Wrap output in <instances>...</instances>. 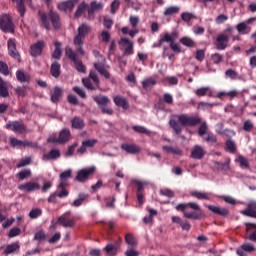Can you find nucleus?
Here are the masks:
<instances>
[{
    "mask_svg": "<svg viewBox=\"0 0 256 256\" xmlns=\"http://www.w3.org/2000/svg\"><path fill=\"white\" fill-rule=\"evenodd\" d=\"M242 213L246 217H254L256 219V203L249 204Z\"/></svg>",
    "mask_w": 256,
    "mask_h": 256,
    "instance_id": "2f4dec72",
    "label": "nucleus"
},
{
    "mask_svg": "<svg viewBox=\"0 0 256 256\" xmlns=\"http://www.w3.org/2000/svg\"><path fill=\"white\" fill-rule=\"evenodd\" d=\"M121 150L125 151L129 155H135V154L139 153V151H141V148H139V146H137L136 144L124 143L121 145Z\"/></svg>",
    "mask_w": 256,
    "mask_h": 256,
    "instance_id": "aec40b11",
    "label": "nucleus"
},
{
    "mask_svg": "<svg viewBox=\"0 0 256 256\" xmlns=\"http://www.w3.org/2000/svg\"><path fill=\"white\" fill-rule=\"evenodd\" d=\"M225 77H226V79H231L232 81H237L238 79H241L239 72H237L236 70H233V69L226 70Z\"/></svg>",
    "mask_w": 256,
    "mask_h": 256,
    "instance_id": "c9c22d12",
    "label": "nucleus"
},
{
    "mask_svg": "<svg viewBox=\"0 0 256 256\" xmlns=\"http://www.w3.org/2000/svg\"><path fill=\"white\" fill-rule=\"evenodd\" d=\"M66 215H69V212H66V214L60 216L58 219H57V223L59 225H61L62 227H65V228H70L72 229V227H75V219H69L67 218Z\"/></svg>",
    "mask_w": 256,
    "mask_h": 256,
    "instance_id": "2eb2a0df",
    "label": "nucleus"
},
{
    "mask_svg": "<svg viewBox=\"0 0 256 256\" xmlns=\"http://www.w3.org/2000/svg\"><path fill=\"white\" fill-rule=\"evenodd\" d=\"M105 5L103 2H97V1H92L90 4V9L88 10L89 15H91L94 11H101Z\"/></svg>",
    "mask_w": 256,
    "mask_h": 256,
    "instance_id": "58836bf2",
    "label": "nucleus"
},
{
    "mask_svg": "<svg viewBox=\"0 0 256 256\" xmlns=\"http://www.w3.org/2000/svg\"><path fill=\"white\" fill-rule=\"evenodd\" d=\"M63 97V88L56 86L53 91L50 92V100L52 103H59Z\"/></svg>",
    "mask_w": 256,
    "mask_h": 256,
    "instance_id": "f3484780",
    "label": "nucleus"
},
{
    "mask_svg": "<svg viewBox=\"0 0 256 256\" xmlns=\"http://www.w3.org/2000/svg\"><path fill=\"white\" fill-rule=\"evenodd\" d=\"M180 43H182V45H184L185 47H195V40L191 39L190 37H182L180 39Z\"/></svg>",
    "mask_w": 256,
    "mask_h": 256,
    "instance_id": "de8ad7c7",
    "label": "nucleus"
},
{
    "mask_svg": "<svg viewBox=\"0 0 256 256\" xmlns=\"http://www.w3.org/2000/svg\"><path fill=\"white\" fill-rule=\"evenodd\" d=\"M234 31L235 28L227 26L226 29L217 36L215 46L218 51H225L226 47H228L229 40L231 39Z\"/></svg>",
    "mask_w": 256,
    "mask_h": 256,
    "instance_id": "20e7f679",
    "label": "nucleus"
},
{
    "mask_svg": "<svg viewBox=\"0 0 256 256\" xmlns=\"http://www.w3.org/2000/svg\"><path fill=\"white\" fill-rule=\"evenodd\" d=\"M58 241H61V232H56L52 237L49 238L48 242L51 245H55Z\"/></svg>",
    "mask_w": 256,
    "mask_h": 256,
    "instance_id": "052dcab7",
    "label": "nucleus"
},
{
    "mask_svg": "<svg viewBox=\"0 0 256 256\" xmlns=\"http://www.w3.org/2000/svg\"><path fill=\"white\" fill-rule=\"evenodd\" d=\"M6 129H10V131H14V133H18L19 135L27 133V126L19 121L6 124Z\"/></svg>",
    "mask_w": 256,
    "mask_h": 256,
    "instance_id": "f8f14e48",
    "label": "nucleus"
},
{
    "mask_svg": "<svg viewBox=\"0 0 256 256\" xmlns=\"http://www.w3.org/2000/svg\"><path fill=\"white\" fill-rule=\"evenodd\" d=\"M226 148L230 153H235L237 151V145L235 144V141L233 140H227L226 141Z\"/></svg>",
    "mask_w": 256,
    "mask_h": 256,
    "instance_id": "864d4df0",
    "label": "nucleus"
},
{
    "mask_svg": "<svg viewBox=\"0 0 256 256\" xmlns=\"http://www.w3.org/2000/svg\"><path fill=\"white\" fill-rule=\"evenodd\" d=\"M50 73L55 79H59L61 76V64L59 62H53L51 64Z\"/></svg>",
    "mask_w": 256,
    "mask_h": 256,
    "instance_id": "c756f323",
    "label": "nucleus"
},
{
    "mask_svg": "<svg viewBox=\"0 0 256 256\" xmlns=\"http://www.w3.org/2000/svg\"><path fill=\"white\" fill-rule=\"evenodd\" d=\"M245 226H246L247 233H249V231H251V229L254 230L253 232L249 233L248 239H249V241H253L254 243H256V224L246 222Z\"/></svg>",
    "mask_w": 256,
    "mask_h": 256,
    "instance_id": "c85d7f7f",
    "label": "nucleus"
},
{
    "mask_svg": "<svg viewBox=\"0 0 256 256\" xmlns=\"http://www.w3.org/2000/svg\"><path fill=\"white\" fill-rule=\"evenodd\" d=\"M203 120L199 116H189L188 114H177L174 115L172 119L169 121V125L171 129H173L175 135H180L183 133L184 127H197L200 125L198 129V135L204 138L207 133H209V126L207 122H202Z\"/></svg>",
    "mask_w": 256,
    "mask_h": 256,
    "instance_id": "f257e3e1",
    "label": "nucleus"
},
{
    "mask_svg": "<svg viewBox=\"0 0 256 256\" xmlns=\"http://www.w3.org/2000/svg\"><path fill=\"white\" fill-rule=\"evenodd\" d=\"M197 97H205L208 93H211V88L209 87H201L194 91Z\"/></svg>",
    "mask_w": 256,
    "mask_h": 256,
    "instance_id": "49530a36",
    "label": "nucleus"
},
{
    "mask_svg": "<svg viewBox=\"0 0 256 256\" xmlns=\"http://www.w3.org/2000/svg\"><path fill=\"white\" fill-rule=\"evenodd\" d=\"M205 153H206V152H205V149H204L202 146L195 145V146L192 148L190 157H191L192 159L201 160V159H203V157H205Z\"/></svg>",
    "mask_w": 256,
    "mask_h": 256,
    "instance_id": "a211bd4d",
    "label": "nucleus"
},
{
    "mask_svg": "<svg viewBox=\"0 0 256 256\" xmlns=\"http://www.w3.org/2000/svg\"><path fill=\"white\" fill-rule=\"evenodd\" d=\"M113 19L109 17H104L103 19V25L106 29H111L113 27Z\"/></svg>",
    "mask_w": 256,
    "mask_h": 256,
    "instance_id": "774afa93",
    "label": "nucleus"
},
{
    "mask_svg": "<svg viewBox=\"0 0 256 256\" xmlns=\"http://www.w3.org/2000/svg\"><path fill=\"white\" fill-rule=\"evenodd\" d=\"M176 211H181L185 219H192L193 221H199L205 217V214L201 212V207L195 202L180 203L176 206Z\"/></svg>",
    "mask_w": 256,
    "mask_h": 256,
    "instance_id": "f03ea898",
    "label": "nucleus"
},
{
    "mask_svg": "<svg viewBox=\"0 0 256 256\" xmlns=\"http://www.w3.org/2000/svg\"><path fill=\"white\" fill-rule=\"evenodd\" d=\"M132 129L135 133H139L140 135H151V131L141 125L132 126Z\"/></svg>",
    "mask_w": 256,
    "mask_h": 256,
    "instance_id": "37998d69",
    "label": "nucleus"
},
{
    "mask_svg": "<svg viewBox=\"0 0 256 256\" xmlns=\"http://www.w3.org/2000/svg\"><path fill=\"white\" fill-rule=\"evenodd\" d=\"M59 157H61V151L58 149H52L50 152L44 154V159H48L50 161L59 159Z\"/></svg>",
    "mask_w": 256,
    "mask_h": 256,
    "instance_id": "e433bc0d",
    "label": "nucleus"
},
{
    "mask_svg": "<svg viewBox=\"0 0 256 256\" xmlns=\"http://www.w3.org/2000/svg\"><path fill=\"white\" fill-rule=\"evenodd\" d=\"M190 195L200 201H209L211 199V194L209 192L192 191L190 192Z\"/></svg>",
    "mask_w": 256,
    "mask_h": 256,
    "instance_id": "bb28decb",
    "label": "nucleus"
},
{
    "mask_svg": "<svg viewBox=\"0 0 256 256\" xmlns=\"http://www.w3.org/2000/svg\"><path fill=\"white\" fill-rule=\"evenodd\" d=\"M0 97L7 98L9 97V89L7 88V82L0 77Z\"/></svg>",
    "mask_w": 256,
    "mask_h": 256,
    "instance_id": "72a5a7b5",
    "label": "nucleus"
},
{
    "mask_svg": "<svg viewBox=\"0 0 256 256\" xmlns=\"http://www.w3.org/2000/svg\"><path fill=\"white\" fill-rule=\"evenodd\" d=\"M94 68L96 69V71H98V73H100V75L105 77V79H111V73H109V71L105 69V65H103V63L101 62L94 63Z\"/></svg>",
    "mask_w": 256,
    "mask_h": 256,
    "instance_id": "b1692460",
    "label": "nucleus"
},
{
    "mask_svg": "<svg viewBox=\"0 0 256 256\" xmlns=\"http://www.w3.org/2000/svg\"><path fill=\"white\" fill-rule=\"evenodd\" d=\"M211 59L215 65H219L223 61V55L219 53L212 54Z\"/></svg>",
    "mask_w": 256,
    "mask_h": 256,
    "instance_id": "e2e57ef3",
    "label": "nucleus"
},
{
    "mask_svg": "<svg viewBox=\"0 0 256 256\" xmlns=\"http://www.w3.org/2000/svg\"><path fill=\"white\" fill-rule=\"evenodd\" d=\"M8 51L10 57H13V59H16L17 61H21V55H19V51H17V46L15 45L14 39L8 40Z\"/></svg>",
    "mask_w": 256,
    "mask_h": 256,
    "instance_id": "dca6fc26",
    "label": "nucleus"
},
{
    "mask_svg": "<svg viewBox=\"0 0 256 256\" xmlns=\"http://www.w3.org/2000/svg\"><path fill=\"white\" fill-rule=\"evenodd\" d=\"M14 3H17V10L20 14V17L25 15V4H23V0H12Z\"/></svg>",
    "mask_w": 256,
    "mask_h": 256,
    "instance_id": "3c124183",
    "label": "nucleus"
},
{
    "mask_svg": "<svg viewBox=\"0 0 256 256\" xmlns=\"http://www.w3.org/2000/svg\"><path fill=\"white\" fill-rule=\"evenodd\" d=\"M79 3V0H68L58 5L60 11H73L75 5Z\"/></svg>",
    "mask_w": 256,
    "mask_h": 256,
    "instance_id": "6ab92c4d",
    "label": "nucleus"
},
{
    "mask_svg": "<svg viewBox=\"0 0 256 256\" xmlns=\"http://www.w3.org/2000/svg\"><path fill=\"white\" fill-rule=\"evenodd\" d=\"M19 249H20L19 242L12 243L6 246V249L4 250V254L11 255V253H17Z\"/></svg>",
    "mask_w": 256,
    "mask_h": 256,
    "instance_id": "4c0bfd02",
    "label": "nucleus"
},
{
    "mask_svg": "<svg viewBox=\"0 0 256 256\" xmlns=\"http://www.w3.org/2000/svg\"><path fill=\"white\" fill-rule=\"evenodd\" d=\"M87 3L85 1H83L81 4L78 5L77 10L74 14V17L76 19H79V17L83 16V13H85V11L87 10Z\"/></svg>",
    "mask_w": 256,
    "mask_h": 256,
    "instance_id": "ea45409f",
    "label": "nucleus"
},
{
    "mask_svg": "<svg viewBox=\"0 0 256 256\" xmlns=\"http://www.w3.org/2000/svg\"><path fill=\"white\" fill-rule=\"evenodd\" d=\"M181 11L179 6H170L167 7L164 11V17H171V15H177Z\"/></svg>",
    "mask_w": 256,
    "mask_h": 256,
    "instance_id": "a19ab883",
    "label": "nucleus"
},
{
    "mask_svg": "<svg viewBox=\"0 0 256 256\" xmlns=\"http://www.w3.org/2000/svg\"><path fill=\"white\" fill-rule=\"evenodd\" d=\"M18 177L21 181H23V179H28V177H31V170L20 171Z\"/></svg>",
    "mask_w": 256,
    "mask_h": 256,
    "instance_id": "0e129e2a",
    "label": "nucleus"
},
{
    "mask_svg": "<svg viewBox=\"0 0 256 256\" xmlns=\"http://www.w3.org/2000/svg\"><path fill=\"white\" fill-rule=\"evenodd\" d=\"M206 143H211L212 145H215L217 143V135L213 134V132H208L206 136L202 137Z\"/></svg>",
    "mask_w": 256,
    "mask_h": 256,
    "instance_id": "c03bdc74",
    "label": "nucleus"
},
{
    "mask_svg": "<svg viewBox=\"0 0 256 256\" xmlns=\"http://www.w3.org/2000/svg\"><path fill=\"white\" fill-rule=\"evenodd\" d=\"M125 243H127L132 249H135V247L139 245L137 238H135V236L131 233L125 235Z\"/></svg>",
    "mask_w": 256,
    "mask_h": 256,
    "instance_id": "7c9ffc66",
    "label": "nucleus"
},
{
    "mask_svg": "<svg viewBox=\"0 0 256 256\" xmlns=\"http://www.w3.org/2000/svg\"><path fill=\"white\" fill-rule=\"evenodd\" d=\"M94 101H95V103H97L99 109L101 107L107 106V105H109V103H111V99H109V97H107L105 95L95 96Z\"/></svg>",
    "mask_w": 256,
    "mask_h": 256,
    "instance_id": "cd10ccee",
    "label": "nucleus"
},
{
    "mask_svg": "<svg viewBox=\"0 0 256 256\" xmlns=\"http://www.w3.org/2000/svg\"><path fill=\"white\" fill-rule=\"evenodd\" d=\"M34 239H35V241L42 243V241H45V239H47V235L45 234V231L40 230L35 233Z\"/></svg>",
    "mask_w": 256,
    "mask_h": 256,
    "instance_id": "603ef678",
    "label": "nucleus"
},
{
    "mask_svg": "<svg viewBox=\"0 0 256 256\" xmlns=\"http://www.w3.org/2000/svg\"><path fill=\"white\" fill-rule=\"evenodd\" d=\"M38 15L42 27L45 28L47 31L51 30V23L54 29L61 28V18L59 17V14L57 12L51 10L47 16L46 13L39 11ZM49 21H51V23Z\"/></svg>",
    "mask_w": 256,
    "mask_h": 256,
    "instance_id": "7ed1b4c3",
    "label": "nucleus"
},
{
    "mask_svg": "<svg viewBox=\"0 0 256 256\" xmlns=\"http://www.w3.org/2000/svg\"><path fill=\"white\" fill-rule=\"evenodd\" d=\"M207 209L214 213V215H219L220 217H229V209L223 208L221 206L208 205Z\"/></svg>",
    "mask_w": 256,
    "mask_h": 256,
    "instance_id": "4468645a",
    "label": "nucleus"
},
{
    "mask_svg": "<svg viewBox=\"0 0 256 256\" xmlns=\"http://www.w3.org/2000/svg\"><path fill=\"white\" fill-rule=\"evenodd\" d=\"M120 6H121V1H119V0H114L111 3V13H112V15H115L117 13Z\"/></svg>",
    "mask_w": 256,
    "mask_h": 256,
    "instance_id": "bf43d9fd",
    "label": "nucleus"
},
{
    "mask_svg": "<svg viewBox=\"0 0 256 256\" xmlns=\"http://www.w3.org/2000/svg\"><path fill=\"white\" fill-rule=\"evenodd\" d=\"M60 191L55 192L57 197L59 199H65L66 197H69V191L67 188H58Z\"/></svg>",
    "mask_w": 256,
    "mask_h": 256,
    "instance_id": "4d7b16f0",
    "label": "nucleus"
},
{
    "mask_svg": "<svg viewBox=\"0 0 256 256\" xmlns=\"http://www.w3.org/2000/svg\"><path fill=\"white\" fill-rule=\"evenodd\" d=\"M154 85H157V80L153 78H148L142 82L143 89H150V87H154Z\"/></svg>",
    "mask_w": 256,
    "mask_h": 256,
    "instance_id": "8fccbe9b",
    "label": "nucleus"
},
{
    "mask_svg": "<svg viewBox=\"0 0 256 256\" xmlns=\"http://www.w3.org/2000/svg\"><path fill=\"white\" fill-rule=\"evenodd\" d=\"M236 29L239 35H249V33H251L252 30V28L245 21L237 24Z\"/></svg>",
    "mask_w": 256,
    "mask_h": 256,
    "instance_id": "393cba45",
    "label": "nucleus"
},
{
    "mask_svg": "<svg viewBox=\"0 0 256 256\" xmlns=\"http://www.w3.org/2000/svg\"><path fill=\"white\" fill-rule=\"evenodd\" d=\"M73 63L75 64L78 73H87V67H85L81 60L76 59Z\"/></svg>",
    "mask_w": 256,
    "mask_h": 256,
    "instance_id": "09e8293b",
    "label": "nucleus"
},
{
    "mask_svg": "<svg viewBox=\"0 0 256 256\" xmlns=\"http://www.w3.org/2000/svg\"><path fill=\"white\" fill-rule=\"evenodd\" d=\"M195 59H196V61H200V63L202 61H204L205 60V50H197Z\"/></svg>",
    "mask_w": 256,
    "mask_h": 256,
    "instance_id": "338daca9",
    "label": "nucleus"
},
{
    "mask_svg": "<svg viewBox=\"0 0 256 256\" xmlns=\"http://www.w3.org/2000/svg\"><path fill=\"white\" fill-rule=\"evenodd\" d=\"M162 150L166 151V153H171L172 155H183V150H181L179 147L162 146Z\"/></svg>",
    "mask_w": 256,
    "mask_h": 256,
    "instance_id": "473e14b6",
    "label": "nucleus"
},
{
    "mask_svg": "<svg viewBox=\"0 0 256 256\" xmlns=\"http://www.w3.org/2000/svg\"><path fill=\"white\" fill-rule=\"evenodd\" d=\"M43 49H45V41L38 40L33 44V57H41L43 55Z\"/></svg>",
    "mask_w": 256,
    "mask_h": 256,
    "instance_id": "412c9836",
    "label": "nucleus"
},
{
    "mask_svg": "<svg viewBox=\"0 0 256 256\" xmlns=\"http://www.w3.org/2000/svg\"><path fill=\"white\" fill-rule=\"evenodd\" d=\"M89 199V195L85 193H80L78 195V199L74 200L72 203V207H81L83 205L84 201H87Z\"/></svg>",
    "mask_w": 256,
    "mask_h": 256,
    "instance_id": "f704fd0d",
    "label": "nucleus"
},
{
    "mask_svg": "<svg viewBox=\"0 0 256 256\" xmlns=\"http://www.w3.org/2000/svg\"><path fill=\"white\" fill-rule=\"evenodd\" d=\"M253 122H251V120H246L244 121L243 124V130L246 131L247 133H250V131L253 130Z\"/></svg>",
    "mask_w": 256,
    "mask_h": 256,
    "instance_id": "69168bd1",
    "label": "nucleus"
},
{
    "mask_svg": "<svg viewBox=\"0 0 256 256\" xmlns=\"http://www.w3.org/2000/svg\"><path fill=\"white\" fill-rule=\"evenodd\" d=\"M71 140V130L69 128H63L59 132V136L57 138H49V143H59L60 145H65Z\"/></svg>",
    "mask_w": 256,
    "mask_h": 256,
    "instance_id": "6e6552de",
    "label": "nucleus"
},
{
    "mask_svg": "<svg viewBox=\"0 0 256 256\" xmlns=\"http://www.w3.org/2000/svg\"><path fill=\"white\" fill-rule=\"evenodd\" d=\"M16 79L19 83H30L31 82V75L25 73L23 70L16 71Z\"/></svg>",
    "mask_w": 256,
    "mask_h": 256,
    "instance_id": "a878e982",
    "label": "nucleus"
},
{
    "mask_svg": "<svg viewBox=\"0 0 256 256\" xmlns=\"http://www.w3.org/2000/svg\"><path fill=\"white\" fill-rule=\"evenodd\" d=\"M0 29L3 33H15V23L9 14L0 15Z\"/></svg>",
    "mask_w": 256,
    "mask_h": 256,
    "instance_id": "423d86ee",
    "label": "nucleus"
},
{
    "mask_svg": "<svg viewBox=\"0 0 256 256\" xmlns=\"http://www.w3.org/2000/svg\"><path fill=\"white\" fill-rule=\"evenodd\" d=\"M119 45H122V47H125L124 55L129 56V55H133V53H135L134 43L131 40H129L128 38H121L119 41Z\"/></svg>",
    "mask_w": 256,
    "mask_h": 256,
    "instance_id": "ddd939ff",
    "label": "nucleus"
},
{
    "mask_svg": "<svg viewBox=\"0 0 256 256\" xmlns=\"http://www.w3.org/2000/svg\"><path fill=\"white\" fill-rule=\"evenodd\" d=\"M241 249L247 253H253L255 251V245L253 243H244L241 245Z\"/></svg>",
    "mask_w": 256,
    "mask_h": 256,
    "instance_id": "6e6d98bb",
    "label": "nucleus"
},
{
    "mask_svg": "<svg viewBox=\"0 0 256 256\" xmlns=\"http://www.w3.org/2000/svg\"><path fill=\"white\" fill-rule=\"evenodd\" d=\"M121 243H123V238L118 237L115 243H108L104 248L103 251L108 256H117L119 253V249H121Z\"/></svg>",
    "mask_w": 256,
    "mask_h": 256,
    "instance_id": "1a4fd4ad",
    "label": "nucleus"
},
{
    "mask_svg": "<svg viewBox=\"0 0 256 256\" xmlns=\"http://www.w3.org/2000/svg\"><path fill=\"white\" fill-rule=\"evenodd\" d=\"M70 123L71 127L77 131H82V129H85V121L79 116L72 118Z\"/></svg>",
    "mask_w": 256,
    "mask_h": 256,
    "instance_id": "4be33fe9",
    "label": "nucleus"
},
{
    "mask_svg": "<svg viewBox=\"0 0 256 256\" xmlns=\"http://www.w3.org/2000/svg\"><path fill=\"white\" fill-rule=\"evenodd\" d=\"M89 31H91L89 25L86 23L80 25L78 27V34L74 38V45H83V39L89 35Z\"/></svg>",
    "mask_w": 256,
    "mask_h": 256,
    "instance_id": "9d476101",
    "label": "nucleus"
},
{
    "mask_svg": "<svg viewBox=\"0 0 256 256\" xmlns=\"http://www.w3.org/2000/svg\"><path fill=\"white\" fill-rule=\"evenodd\" d=\"M0 73L2 75H5V77H7V75H9V66L7 65V63L0 61Z\"/></svg>",
    "mask_w": 256,
    "mask_h": 256,
    "instance_id": "13d9d810",
    "label": "nucleus"
},
{
    "mask_svg": "<svg viewBox=\"0 0 256 256\" xmlns=\"http://www.w3.org/2000/svg\"><path fill=\"white\" fill-rule=\"evenodd\" d=\"M238 163H240V167H245V169H249V160L243 156H239L237 159Z\"/></svg>",
    "mask_w": 256,
    "mask_h": 256,
    "instance_id": "680f3d73",
    "label": "nucleus"
},
{
    "mask_svg": "<svg viewBox=\"0 0 256 256\" xmlns=\"http://www.w3.org/2000/svg\"><path fill=\"white\" fill-rule=\"evenodd\" d=\"M54 46H55V50L52 53V59H56L57 61H59V59H61V53H62L61 42H55Z\"/></svg>",
    "mask_w": 256,
    "mask_h": 256,
    "instance_id": "79ce46f5",
    "label": "nucleus"
},
{
    "mask_svg": "<svg viewBox=\"0 0 256 256\" xmlns=\"http://www.w3.org/2000/svg\"><path fill=\"white\" fill-rule=\"evenodd\" d=\"M175 39H177V32H172L171 34L166 32L161 37V43H169L170 49H172L174 53H181V47H179L178 43H175Z\"/></svg>",
    "mask_w": 256,
    "mask_h": 256,
    "instance_id": "0eeeda50",
    "label": "nucleus"
},
{
    "mask_svg": "<svg viewBox=\"0 0 256 256\" xmlns=\"http://www.w3.org/2000/svg\"><path fill=\"white\" fill-rule=\"evenodd\" d=\"M82 83L89 91H97L101 85V80L95 70H90L89 76L82 79Z\"/></svg>",
    "mask_w": 256,
    "mask_h": 256,
    "instance_id": "39448f33",
    "label": "nucleus"
},
{
    "mask_svg": "<svg viewBox=\"0 0 256 256\" xmlns=\"http://www.w3.org/2000/svg\"><path fill=\"white\" fill-rule=\"evenodd\" d=\"M31 157L23 158L20 160V162L16 165L18 169H21V167H27V165H31Z\"/></svg>",
    "mask_w": 256,
    "mask_h": 256,
    "instance_id": "5fc2aeb1",
    "label": "nucleus"
},
{
    "mask_svg": "<svg viewBox=\"0 0 256 256\" xmlns=\"http://www.w3.org/2000/svg\"><path fill=\"white\" fill-rule=\"evenodd\" d=\"M65 55L72 62L77 60V53H75L69 46L65 48Z\"/></svg>",
    "mask_w": 256,
    "mask_h": 256,
    "instance_id": "a18cd8bd",
    "label": "nucleus"
},
{
    "mask_svg": "<svg viewBox=\"0 0 256 256\" xmlns=\"http://www.w3.org/2000/svg\"><path fill=\"white\" fill-rule=\"evenodd\" d=\"M113 101L116 105V107H122V109H124V111H127L129 109V101H127V99L123 96H115L113 98Z\"/></svg>",
    "mask_w": 256,
    "mask_h": 256,
    "instance_id": "5701e85b",
    "label": "nucleus"
},
{
    "mask_svg": "<svg viewBox=\"0 0 256 256\" xmlns=\"http://www.w3.org/2000/svg\"><path fill=\"white\" fill-rule=\"evenodd\" d=\"M93 175H95V167L85 168L78 171L75 179L79 183H85V181H88L89 177H93Z\"/></svg>",
    "mask_w": 256,
    "mask_h": 256,
    "instance_id": "9b49d317",
    "label": "nucleus"
}]
</instances>
